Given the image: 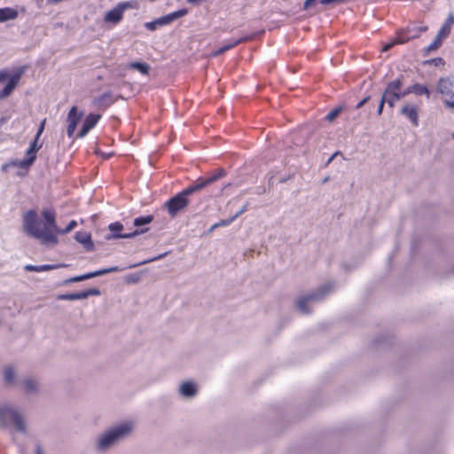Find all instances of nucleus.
Masks as SVG:
<instances>
[{
  "mask_svg": "<svg viewBox=\"0 0 454 454\" xmlns=\"http://www.w3.org/2000/svg\"><path fill=\"white\" fill-rule=\"evenodd\" d=\"M22 230L28 237L38 239L43 245L55 246L59 242L54 231L57 230L56 214L52 209H43L39 215L28 210L22 215Z\"/></svg>",
  "mask_w": 454,
  "mask_h": 454,
  "instance_id": "1",
  "label": "nucleus"
},
{
  "mask_svg": "<svg viewBox=\"0 0 454 454\" xmlns=\"http://www.w3.org/2000/svg\"><path fill=\"white\" fill-rule=\"evenodd\" d=\"M133 428L131 422L123 423L102 435L98 443V447L100 450L108 448L111 444L115 442L118 439L128 435Z\"/></svg>",
  "mask_w": 454,
  "mask_h": 454,
  "instance_id": "2",
  "label": "nucleus"
},
{
  "mask_svg": "<svg viewBox=\"0 0 454 454\" xmlns=\"http://www.w3.org/2000/svg\"><path fill=\"white\" fill-rule=\"evenodd\" d=\"M45 123H46V119H43L41 121V124L36 132L34 142L30 145L29 148L26 152V155L27 158L24 160H15V161H13L12 163V165L19 166L21 168H28L34 163V161L36 159V153L41 148V145H39L38 141H39V138H40L42 133L44 130Z\"/></svg>",
  "mask_w": 454,
  "mask_h": 454,
  "instance_id": "3",
  "label": "nucleus"
},
{
  "mask_svg": "<svg viewBox=\"0 0 454 454\" xmlns=\"http://www.w3.org/2000/svg\"><path fill=\"white\" fill-rule=\"evenodd\" d=\"M134 7L131 2H120L105 13L103 21L105 24L115 26L122 20L125 11Z\"/></svg>",
  "mask_w": 454,
  "mask_h": 454,
  "instance_id": "4",
  "label": "nucleus"
},
{
  "mask_svg": "<svg viewBox=\"0 0 454 454\" xmlns=\"http://www.w3.org/2000/svg\"><path fill=\"white\" fill-rule=\"evenodd\" d=\"M0 421L3 425H14L19 431H25V425L21 415L10 407H0Z\"/></svg>",
  "mask_w": 454,
  "mask_h": 454,
  "instance_id": "5",
  "label": "nucleus"
},
{
  "mask_svg": "<svg viewBox=\"0 0 454 454\" xmlns=\"http://www.w3.org/2000/svg\"><path fill=\"white\" fill-rule=\"evenodd\" d=\"M189 193L184 190L165 203V207L170 216L174 217L179 211L184 210L189 204Z\"/></svg>",
  "mask_w": 454,
  "mask_h": 454,
  "instance_id": "6",
  "label": "nucleus"
},
{
  "mask_svg": "<svg viewBox=\"0 0 454 454\" xmlns=\"http://www.w3.org/2000/svg\"><path fill=\"white\" fill-rule=\"evenodd\" d=\"M402 82L397 79L388 83L383 96L387 98V102L390 107L395 106V103L407 95L406 90H402Z\"/></svg>",
  "mask_w": 454,
  "mask_h": 454,
  "instance_id": "7",
  "label": "nucleus"
},
{
  "mask_svg": "<svg viewBox=\"0 0 454 454\" xmlns=\"http://www.w3.org/2000/svg\"><path fill=\"white\" fill-rule=\"evenodd\" d=\"M83 115V111L80 110L76 106H73L70 107L67 116V134L69 137H72L74 136Z\"/></svg>",
  "mask_w": 454,
  "mask_h": 454,
  "instance_id": "8",
  "label": "nucleus"
},
{
  "mask_svg": "<svg viewBox=\"0 0 454 454\" xmlns=\"http://www.w3.org/2000/svg\"><path fill=\"white\" fill-rule=\"evenodd\" d=\"M437 92H439L444 99L454 98V82L449 78H442L439 80L436 87Z\"/></svg>",
  "mask_w": 454,
  "mask_h": 454,
  "instance_id": "9",
  "label": "nucleus"
},
{
  "mask_svg": "<svg viewBox=\"0 0 454 454\" xmlns=\"http://www.w3.org/2000/svg\"><path fill=\"white\" fill-rule=\"evenodd\" d=\"M100 292L99 290L96 288L89 289L84 292L80 293H73V294H64L58 295V300L61 301H76V300H84L87 299L89 296H96L99 295Z\"/></svg>",
  "mask_w": 454,
  "mask_h": 454,
  "instance_id": "10",
  "label": "nucleus"
},
{
  "mask_svg": "<svg viewBox=\"0 0 454 454\" xmlns=\"http://www.w3.org/2000/svg\"><path fill=\"white\" fill-rule=\"evenodd\" d=\"M108 229L110 231L113 232V234L107 236L106 237L107 239H119V238L129 239V238H133L140 233H144L145 231V230H142L141 231H136L131 233L121 234V231L123 230V225L118 222L109 224Z\"/></svg>",
  "mask_w": 454,
  "mask_h": 454,
  "instance_id": "11",
  "label": "nucleus"
},
{
  "mask_svg": "<svg viewBox=\"0 0 454 454\" xmlns=\"http://www.w3.org/2000/svg\"><path fill=\"white\" fill-rule=\"evenodd\" d=\"M120 270L118 267H111V268H107V269H103V270H97V271H93V272H90V273H87V274H83V275H80V276H76V277H74V278H71L67 280H66V283H72V282H80V281H83V280H87L89 278H95V277H98V276H101V275H104V274H106V273H110V272H114V271H118Z\"/></svg>",
  "mask_w": 454,
  "mask_h": 454,
  "instance_id": "12",
  "label": "nucleus"
},
{
  "mask_svg": "<svg viewBox=\"0 0 454 454\" xmlns=\"http://www.w3.org/2000/svg\"><path fill=\"white\" fill-rule=\"evenodd\" d=\"M400 113L404 115L414 126L419 124L418 106L412 104H404Z\"/></svg>",
  "mask_w": 454,
  "mask_h": 454,
  "instance_id": "13",
  "label": "nucleus"
},
{
  "mask_svg": "<svg viewBox=\"0 0 454 454\" xmlns=\"http://www.w3.org/2000/svg\"><path fill=\"white\" fill-rule=\"evenodd\" d=\"M100 115L99 114H90L86 116L84 121H83V124H82V129L80 130V132L78 133V137H83L84 136L87 135V133L92 129L94 128V126L98 123V121H99L100 119Z\"/></svg>",
  "mask_w": 454,
  "mask_h": 454,
  "instance_id": "14",
  "label": "nucleus"
},
{
  "mask_svg": "<svg viewBox=\"0 0 454 454\" xmlns=\"http://www.w3.org/2000/svg\"><path fill=\"white\" fill-rule=\"evenodd\" d=\"M186 14H187V10L186 9H182V10H179V11L168 13V14H167L165 16H162V17L157 19V23L160 27L166 26V25L170 24L171 22H173L176 19L181 18V17H183V16H184Z\"/></svg>",
  "mask_w": 454,
  "mask_h": 454,
  "instance_id": "15",
  "label": "nucleus"
},
{
  "mask_svg": "<svg viewBox=\"0 0 454 454\" xmlns=\"http://www.w3.org/2000/svg\"><path fill=\"white\" fill-rule=\"evenodd\" d=\"M74 239L82 244L88 251H92L94 249L91 236L89 232L78 231L74 235Z\"/></svg>",
  "mask_w": 454,
  "mask_h": 454,
  "instance_id": "16",
  "label": "nucleus"
},
{
  "mask_svg": "<svg viewBox=\"0 0 454 454\" xmlns=\"http://www.w3.org/2000/svg\"><path fill=\"white\" fill-rule=\"evenodd\" d=\"M19 12L15 8L4 7L0 8V23L14 20L18 18Z\"/></svg>",
  "mask_w": 454,
  "mask_h": 454,
  "instance_id": "17",
  "label": "nucleus"
},
{
  "mask_svg": "<svg viewBox=\"0 0 454 454\" xmlns=\"http://www.w3.org/2000/svg\"><path fill=\"white\" fill-rule=\"evenodd\" d=\"M454 24V15L452 13H449L444 24L442 26L440 30L438 31V37L445 38L451 30V27Z\"/></svg>",
  "mask_w": 454,
  "mask_h": 454,
  "instance_id": "18",
  "label": "nucleus"
},
{
  "mask_svg": "<svg viewBox=\"0 0 454 454\" xmlns=\"http://www.w3.org/2000/svg\"><path fill=\"white\" fill-rule=\"evenodd\" d=\"M19 81H20V75L19 74L13 75L10 79L9 82L6 84L4 89L2 91H0V99L11 95V93L13 91V90L17 86Z\"/></svg>",
  "mask_w": 454,
  "mask_h": 454,
  "instance_id": "19",
  "label": "nucleus"
},
{
  "mask_svg": "<svg viewBox=\"0 0 454 454\" xmlns=\"http://www.w3.org/2000/svg\"><path fill=\"white\" fill-rule=\"evenodd\" d=\"M180 393L182 395L191 397L196 395V385L192 381H185L180 387Z\"/></svg>",
  "mask_w": 454,
  "mask_h": 454,
  "instance_id": "20",
  "label": "nucleus"
},
{
  "mask_svg": "<svg viewBox=\"0 0 454 454\" xmlns=\"http://www.w3.org/2000/svg\"><path fill=\"white\" fill-rule=\"evenodd\" d=\"M407 95L410 93H413L416 95H426L427 98H430V91L428 89L422 84H413L406 89Z\"/></svg>",
  "mask_w": 454,
  "mask_h": 454,
  "instance_id": "21",
  "label": "nucleus"
},
{
  "mask_svg": "<svg viewBox=\"0 0 454 454\" xmlns=\"http://www.w3.org/2000/svg\"><path fill=\"white\" fill-rule=\"evenodd\" d=\"M215 180H217V176L209 177V178H207L206 180H203V181L200 182L199 184H197L195 185H192V186H190V187L186 188L185 191L189 193V195H191L193 192H195L197 191H200V190L203 189L205 186L212 184Z\"/></svg>",
  "mask_w": 454,
  "mask_h": 454,
  "instance_id": "22",
  "label": "nucleus"
},
{
  "mask_svg": "<svg viewBox=\"0 0 454 454\" xmlns=\"http://www.w3.org/2000/svg\"><path fill=\"white\" fill-rule=\"evenodd\" d=\"M56 269L55 265H50V264H44V265H32V264H27L25 266V270L27 271H35V272H43V271H49L51 270Z\"/></svg>",
  "mask_w": 454,
  "mask_h": 454,
  "instance_id": "23",
  "label": "nucleus"
},
{
  "mask_svg": "<svg viewBox=\"0 0 454 454\" xmlns=\"http://www.w3.org/2000/svg\"><path fill=\"white\" fill-rule=\"evenodd\" d=\"M410 40L409 37H403V36H398L396 37L395 39L390 41L389 43H386L383 45L382 49H381V51L382 52H386L388 50H390L393 46L396 45V44H403V43H407L408 41Z\"/></svg>",
  "mask_w": 454,
  "mask_h": 454,
  "instance_id": "24",
  "label": "nucleus"
},
{
  "mask_svg": "<svg viewBox=\"0 0 454 454\" xmlns=\"http://www.w3.org/2000/svg\"><path fill=\"white\" fill-rule=\"evenodd\" d=\"M114 101L112 100L111 95L109 93H105L96 98H94L93 103L97 106H103L104 107L108 106Z\"/></svg>",
  "mask_w": 454,
  "mask_h": 454,
  "instance_id": "25",
  "label": "nucleus"
},
{
  "mask_svg": "<svg viewBox=\"0 0 454 454\" xmlns=\"http://www.w3.org/2000/svg\"><path fill=\"white\" fill-rule=\"evenodd\" d=\"M128 67L135 69L142 74H148L150 70L149 65L142 62H132L129 64Z\"/></svg>",
  "mask_w": 454,
  "mask_h": 454,
  "instance_id": "26",
  "label": "nucleus"
},
{
  "mask_svg": "<svg viewBox=\"0 0 454 454\" xmlns=\"http://www.w3.org/2000/svg\"><path fill=\"white\" fill-rule=\"evenodd\" d=\"M315 299H316V296H315V295H311V296H308V297H303V298H301V300H299V301H298V302H297L298 309H299L301 312H303V313L307 312V311H308V309H307V306H308V304H309L311 301H313V300H315Z\"/></svg>",
  "mask_w": 454,
  "mask_h": 454,
  "instance_id": "27",
  "label": "nucleus"
},
{
  "mask_svg": "<svg viewBox=\"0 0 454 454\" xmlns=\"http://www.w3.org/2000/svg\"><path fill=\"white\" fill-rule=\"evenodd\" d=\"M76 226H77V222L75 220H72L65 229H59L57 226V230L54 231L56 238L58 239L59 235L67 234V233L70 232Z\"/></svg>",
  "mask_w": 454,
  "mask_h": 454,
  "instance_id": "28",
  "label": "nucleus"
},
{
  "mask_svg": "<svg viewBox=\"0 0 454 454\" xmlns=\"http://www.w3.org/2000/svg\"><path fill=\"white\" fill-rule=\"evenodd\" d=\"M241 42V40H236L235 42L231 43H228L226 45H224L223 47L220 48L219 50L214 51L211 53V56L212 57H216L223 52H225L226 51L230 50V49H232L233 47H235L236 45H238L239 43Z\"/></svg>",
  "mask_w": 454,
  "mask_h": 454,
  "instance_id": "29",
  "label": "nucleus"
},
{
  "mask_svg": "<svg viewBox=\"0 0 454 454\" xmlns=\"http://www.w3.org/2000/svg\"><path fill=\"white\" fill-rule=\"evenodd\" d=\"M153 219L152 215L138 217L134 220V225L139 227L141 225L148 224L153 221Z\"/></svg>",
  "mask_w": 454,
  "mask_h": 454,
  "instance_id": "30",
  "label": "nucleus"
},
{
  "mask_svg": "<svg viewBox=\"0 0 454 454\" xmlns=\"http://www.w3.org/2000/svg\"><path fill=\"white\" fill-rule=\"evenodd\" d=\"M443 37H438V35L435 36L434 42L428 46V51H434L440 47L442 44Z\"/></svg>",
  "mask_w": 454,
  "mask_h": 454,
  "instance_id": "31",
  "label": "nucleus"
},
{
  "mask_svg": "<svg viewBox=\"0 0 454 454\" xmlns=\"http://www.w3.org/2000/svg\"><path fill=\"white\" fill-rule=\"evenodd\" d=\"M24 387L27 392H32L36 389V382L32 380H27L24 382Z\"/></svg>",
  "mask_w": 454,
  "mask_h": 454,
  "instance_id": "32",
  "label": "nucleus"
},
{
  "mask_svg": "<svg viewBox=\"0 0 454 454\" xmlns=\"http://www.w3.org/2000/svg\"><path fill=\"white\" fill-rule=\"evenodd\" d=\"M238 216H239V214H236L234 216L231 217L230 219L222 220L219 223H216V225H218L219 227L227 226L231 223H232Z\"/></svg>",
  "mask_w": 454,
  "mask_h": 454,
  "instance_id": "33",
  "label": "nucleus"
},
{
  "mask_svg": "<svg viewBox=\"0 0 454 454\" xmlns=\"http://www.w3.org/2000/svg\"><path fill=\"white\" fill-rule=\"evenodd\" d=\"M340 109L337 108V109H334L333 111H331L327 116H326V119L329 121H333L340 114Z\"/></svg>",
  "mask_w": 454,
  "mask_h": 454,
  "instance_id": "34",
  "label": "nucleus"
},
{
  "mask_svg": "<svg viewBox=\"0 0 454 454\" xmlns=\"http://www.w3.org/2000/svg\"><path fill=\"white\" fill-rule=\"evenodd\" d=\"M145 27L149 29V30H155L158 27H160L158 23H157V20H153V21H151V22H146L145 24Z\"/></svg>",
  "mask_w": 454,
  "mask_h": 454,
  "instance_id": "35",
  "label": "nucleus"
},
{
  "mask_svg": "<svg viewBox=\"0 0 454 454\" xmlns=\"http://www.w3.org/2000/svg\"><path fill=\"white\" fill-rule=\"evenodd\" d=\"M385 102H387V98L385 96H382L377 111L379 115L382 114Z\"/></svg>",
  "mask_w": 454,
  "mask_h": 454,
  "instance_id": "36",
  "label": "nucleus"
},
{
  "mask_svg": "<svg viewBox=\"0 0 454 454\" xmlns=\"http://www.w3.org/2000/svg\"><path fill=\"white\" fill-rule=\"evenodd\" d=\"M140 279L139 276L137 275H130L126 277V282L127 283H137Z\"/></svg>",
  "mask_w": 454,
  "mask_h": 454,
  "instance_id": "37",
  "label": "nucleus"
},
{
  "mask_svg": "<svg viewBox=\"0 0 454 454\" xmlns=\"http://www.w3.org/2000/svg\"><path fill=\"white\" fill-rule=\"evenodd\" d=\"M14 371H5L4 379L7 382H10L14 377Z\"/></svg>",
  "mask_w": 454,
  "mask_h": 454,
  "instance_id": "38",
  "label": "nucleus"
},
{
  "mask_svg": "<svg viewBox=\"0 0 454 454\" xmlns=\"http://www.w3.org/2000/svg\"><path fill=\"white\" fill-rule=\"evenodd\" d=\"M317 0H306L304 3V9L308 10L309 8H312L316 5Z\"/></svg>",
  "mask_w": 454,
  "mask_h": 454,
  "instance_id": "39",
  "label": "nucleus"
},
{
  "mask_svg": "<svg viewBox=\"0 0 454 454\" xmlns=\"http://www.w3.org/2000/svg\"><path fill=\"white\" fill-rule=\"evenodd\" d=\"M451 98L444 99V105L449 108H454V101Z\"/></svg>",
  "mask_w": 454,
  "mask_h": 454,
  "instance_id": "40",
  "label": "nucleus"
},
{
  "mask_svg": "<svg viewBox=\"0 0 454 454\" xmlns=\"http://www.w3.org/2000/svg\"><path fill=\"white\" fill-rule=\"evenodd\" d=\"M369 98H370L369 97H366V98H364V99H362V100L357 104L356 108H360V107H362L365 103H367V102H368Z\"/></svg>",
  "mask_w": 454,
  "mask_h": 454,
  "instance_id": "41",
  "label": "nucleus"
},
{
  "mask_svg": "<svg viewBox=\"0 0 454 454\" xmlns=\"http://www.w3.org/2000/svg\"><path fill=\"white\" fill-rule=\"evenodd\" d=\"M13 161H14V160L11 161L10 163H6V164H4V165L2 167V169H3L4 171V170H6L8 167L12 166V163ZM13 167H16V166H15V165H13ZM17 167H18V168H20L19 166H17Z\"/></svg>",
  "mask_w": 454,
  "mask_h": 454,
  "instance_id": "42",
  "label": "nucleus"
},
{
  "mask_svg": "<svg viewBox=\"0 0 454 454\" xmlns=\"http://www.w3.org/2000/svg\"><path fill=\"white\" fill-rule=\"evenodd\" d=\"M330 1H331L332 4H340L346 2L347 0H330Z\"/></svg>",
  "mask_w": 454,
  "mask_h": 454,
  "instance_id": "43",
  "label": "nucleus"
},
{
  "mask_svg": "<svg viewBox=\"0 0 454 454\" xmlns=\"http://www.w3.org/2000/svg\"><path fill=\"white\" fill-rule=\"evenodd\" d=\"M7 74L5 73H0V82H3Z\"/></svg>",
  "mask_w": 454,
  "mask_h": 454,
  "instance_id": "44",
  "label": "nucleus"
},
{
  "mask_svg": "<svg viewBox=\"0 0 454 454\" xmlns=\"http://www.w3.org/2000/svg\"><path fill=\"white\" fill-rule=\"evenodd\" d=\"M320 3L323 4H332L330 0H320Z\"/></svg>",
  "mask_w": 454,
  "mask_h": 454,
  "instance_id": "45",
  "label": "nucleus"
},
{
  "mask_svg": "<svg viewBox=\"0 0 454 454\" xmlns=\"http://www.w3.org/2000/svg\"><path fill=\"white\" fill-rule=\"evenodd\" d=\"M190 4H197L201 2L202 0H187Z\"/></svg>",
  "mask_w": 454,
  "mask_h": 454,
  "instance_id": "46",
  "label": "nucleus"
},
{
  "mask_svg": "<svg viewBox=\"0 0 454 454\" xmlns=\"http://www.w3.org/2000/svg\"><path fill=\"white\" fill-rule=\"evenodd\" d=\"M223 170H220V171H219V174L214 175L213 176H217V179H218L220 176H223Z\"/></svg>",
  "mask_w": 454,
  "mask_h": 454,
  "instance_id": "47",
  "label": "nucleus"
},
{
  "mask_svg": "<svg viewBox=\"0 0 454 454\" xmlns=\"http://www.w3.org/2000/svg\"><path fill=\"white\" fill-rule=\"evenodd\" d=\"M427 29V27H420L419 28V32L426 31Z\"/></svg>",
  "mask_w": 454,
  "mask_h": 454,
  "instance_id": "48",
  "label": "nucleus"
},
{
  "mask_svg": "<svg viewBox=\"0 0 454 454\" xmlns=\"http://www.w3.org/2000/svg\"><path fill=\"white\" fill-rule=\"evenodd\" d=\"M36 454H43L40 447L37 448Z\"/></svg>",
  "mask_w": 454,
  "mask_h": 454,
  "instance_id": "49",
  "label": "nucleus"
},
{
  "mask_svg": "<svg viewBox=\"0 0 454 454\" xmlns=\"http://www.w3.org/2000/svg\"><path fill=\"white\" fill-rule=\"evenodd\" d=\"M219 227L218 225H216V223L213 224L210 228V231L215 230V228Z\"/></svg>",
  "mask_w": 454,
  "mask_h": 454,
  "instance_id": "50",
  "label": "nucleus"
},
{
  "mask_svg": "<svg viewBox=\"0 0 454 454\" xmlns=\"http://www.w3.org/2000/svg\"><path fill=\"white\" fill-rule=\"evenodd\" d=\"M245 211V207H243L242 209H240V211L238 213L239 215H241L243 212Z\"/></svg>",
  "mask_w": 454,
  "mask_h": 454,
  "instance_id": "51",
  "label": "nucleus"
}]
</instances>
